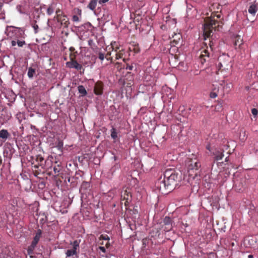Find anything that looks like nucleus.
I'll use <instances>...</instances> for the list:
<instances>
[{"label": "nucleus", "instance_id": "1", "mask_svg": "<svg viewBox=\"0 0 258 258\" xmlns=\"http://www.w3.org/2000/svg\"><path fill=\"white\" fill-rule=\"evenodd\" d=\"M164 175V179H160L156 183V185L163 194H166L174 188L179 178L178 174L171 169L166 170Z\"/></svg>", "mask_w": 258, "mask_h": 258}, {"label": "nucleus", "instance_id": "2", "mask_svg": "<svg viewBox=\"0 0 258 258\" xmlns=\"http://www.w3.org/2000/svg\"><path fill=\"white\" fill-rule=\"evenodd\" d=\"M220 15H215L211 18H208L203 26V34L204 39L206 40L207 38L213 36L214 31L216 30V27H219L220 24H222L218 20L220 19Z\"/></svg>", "mask_w": 258, "mask_h": 258}, {"label": "nucleus", "instance_id": "3", "mask_svg": "<svg viewBox=\"0 0 258 258\" xmlns=\"http://www.w3.org/2000/svg\"><path fill=\"white\" fill-rule=\"evenodd\" d=\"M73 245V249H68L66 251V255L67 257H71L75 255L76 258L78 257L77 249L79 248L80 242L77 240L74 241L71 243Z\"/></svg>", "mask_w": 258, "mask_h": 258}, {"label": "nucleus", "instance_id": "4", "mask_svg": "<svg viewBox=\"0 0 258 258\" xmlns=\"http://www.w3.org/2000/svg\"><path fill=\"white\" fill-rule=\"evenodd\" d=\"M66 66L71 69H75L77 71H80L81 74L84 72V69L83 68L82 65L73 58H71L70 61L66 62Z\"/></svg>", "mask_w": 258, "mask_h": 258}, {"label": "nucleus", "instance_id": "5", "mask_svg": "<svg viewBox=\"0 0 258 258\" xmlns=\"http://www.w3.org/2000/svg\"><path fill=\"white\" fill-rule=\"evenodd\" d=\"M42 234V231L40 229H38L37 230L35 236L34 237V239L32 242L31 245L29 247L28 249V252L29 254H30V251H33V249L35 247L37 244L38 243Z\"/></svg>", "mask_w": 258, "mask_h": 258}, {"label": "nucleus", "instance_id": "6", "mask_svg": "<svg viewBox=\"0 0 258 258\" xmlns=\"http://www.w3.org/2000/svg\"><path fill=\"white\" fill-rule=\"evenodd\" d=\"M11 115L7 112L0 110V125H3L6 123L11 118Z\"/></svg>", "mask_w": 258, "mask_h": 258}, {"label": "nucleus", "instance_id": "7", "mask_svg": "<svg viewBox=\"0 0 258 258\" xmlns=\"http://www.w3.org/2000/svg\"><path fill=\"white\" fill-rule=\"evenodd\" d=\"M171 219L169 217H165L163 220V228L164 231H169L172 228Z\"/></svg>", "mask_w": 258, "mask_h": 258}, {"label": "nucleus", "instance_id": "8", "mask_svg": "<svg viewBox=\"0 0 258 258\" xmlns=\"http://www.w3.org/2000/svg\"><path fill=\"white\" fill-rule=\"evenodd\" d=\"M209 52L208 50H203L200 55V61L203 64L206 61L209 60Z\"/></svg>", "mask_w": 258, "mask_h": 258}, {"label": "nucleus", "instance_id": "9", "mask_svg": "<svg viewBox=\"0 0 258 258\" xmlns=\"http://www.w3.org/2000/svg\"><path fill=\"white\" fill-rule=\"evenodd\" d=\"M257 11L258 6L257 4L255 2L253 3L250 4V6L248 10V12L250 14L252 15V16H255Z\"/></svg>", "mask_w": 258, "mask_h": 258}, {"label": "nucleus", "instance_id": "10", "mask_svg": "<svg viewBox=\"0 0 258 258\" xmlns=\"http://www.w3.org/2000/svg\"><path fill=\"white\" fill-rule=\"evenodd\" d=\"M220 85L223 87L224 91L226 93H228L230 91L232 88V84L231 83H226L224 81H222L220 83Z\"/></svg>", "mask_w": 258, "mask_h": 258}, {"label": "nucleus", "instance_id": "11", "mask_svg": "<svg viewBox=\"0 0 258 258\" xmlns=\"http://www.w3.org/2000/svg\"><path fill=\"white\" fill-rule=\"evenodd\" d=\"M11 136L10 134L6 129H2L0 131V139L3 141H6Z\"/></svg>", "mask_w": 258, "mask_h": 258}, {"label": "nucleus", "instance_id": "12", "mask_svg": "<svg viewBox=\"0 0 258 258\" xmlns=\"http://www.w3.org/2000/svg\"><path fill=\"white\" fill-rule=\"evenodd\" d=\"M201 164L198 161H192L191 163L188 166L189 170H198L200 167Z\"/></svg>", "mask_w": 258, "mask_h": 258}, {"label": "nucleus", "instance_id": "13", "mask_svg": "<svg viewBox=\"0 0 258 258\" xmlns=\"http://www.w3.org/2000/svg\"><path fill=\"white\" fill-rule=\"evenodd\" d=\"M213 154L215 156V159L216 160L222 159L224 156L223 153L219 150H215L213 152Z\"/></svg>", "mask_w": 258, "mask_h": 258}, {"label": "nucleus", "instance_id": "14", "mask_svg": "<svg viewBox=\"0 0 258 258\" xmlns=\"http://www.w3.org/2000/svg\"><path fill=\"white\" fill-rule=\"evenodd\" d=\"M78 90L82 96H85L87 94L86 89L83 85H79L78 87Z\"/></svg>", "mask_w": 258, "mask_h": 258}, {"label": "nucleus", "instance_id": "15", "mask_svg": "<svg viewBox=\"0 0 258 258\" xmlns=\"http://www.w3.org/2000/svg\"><path fill=\"white\" fill-rule=\"evenodd\" d=\"M97 2H98V0H91L88 5V8L92 11L94 10L96 8Z\"/></svg>", "mask_w": 258, "mask_h": 258}, {"label": "nucleus", "instance_id": "16", "mask_svg": "<svg viewBox=\"0 0 258 258\" xmlns=\"http://www.w3.org/2000/svg\"><path fill=\"white\" fill-rule=\"evenodd\" d=\"M10 27L15 28V30L12 31V33H15V34H19L21 36L24 34V31L20 28H16L13 26H10Z\"/></svg>", "mask_w": 258, "mask_h": 258}, {"label": "nucleus", "instance_id": "17", "mask_svg": "<svg viewBox=\"0 0 258 258\" xmlns=\"http://www.w3.org/2000/svg\"><path fill=\"white\" fill-rule=\"evenodd\" d=\"M35 73V70L34 69H33L32 68H29L28 69V76L29 78H32L34 76V75Z\"/></svg>", "mask_w": 258, "mask_h": 258}, {"label": "nucleus", "instance_id": "18", "mask_svg": "<svg viewBox=\"0 0 258 258\" xmlns=\"http://www.w3.org/2000/svg\"><path fill=\"white\" fill-rule=\"evenodd\" d=\"M61 169V167L60 165H57L53 167V171L56 175H58L60 174V171Z\"/></svg>", "mask_w": 258, "mask_h": 258}, {"label": "nucleus", "instance_id": "19", "mask_svg": "<svg viewBox=\"0 0 258 258\" xmlns=\"http://www.w3.org/2000/svg\"><path fill=\"white\" fill-rule=\"evenodd\" d=\"M111 137L113 139H115L117 137V133L114 128H112L111 130Z\"/></svg>", "mask_w": 258, "mask_h": 258}, {"label": "nucleus", "instance_id": "20", "mask_svg": "<svg viewBox=\"0 0 258 258\" xmlns=\"http://www.w3.org/2000/svg\"><path fill=\"white\" fill-rule=\"evenodd\" d=\"M54 12V8L52 6H50L47 9V14L48 15H51Z\"/></svg>", "mask_w": 258, "mask_h": 258}, {"label": "nucleus", "instance_id": "21", "mask_svg": "<svg viewBox=\"0 0 258 258\" xmlns=\"http://www.w3.org/2000/svg\"><path fill=\"white\" fill-rule=\"evenodd\" d=\"M26 44L25 41L24 40H18L17 41V44L19 47H23Z\"/></svg>", "mask_w": 258, "mask_h": 258}, {"label": "nucleus", "instance_id": "22", "mask_svg": "<svg viewBox=\"0 0 258 258\" xmlns=\"http://www.w3.org/2000/svg\"><path fill=\"white\" fill-rule=\"evenodd\" d=\"M36 160L37 162L41 163L44 160V158L40 156H38L36 157Z\"/></svg>", "mask_w": 258, "mask_h": 258}, {"label": "nucleus", "instance_id": "23", "mask_svg": "<svg viewBox=\"0 0 258 258\" xmlns=\"http://www.w3.org/2000/svg\"><path fill=\"white\" fill-rule=\"evenodd\" d=\"M33 28L34 30V32L35 33H37L38 32V29H39V27L37 25V24H34L33 25Z\"/></svg>", "mask_w": 258, "mask_h": 258}, {"label": "nucleus", "instance_id": "24", "mask_svg": "<svg viewBox=\"0 0 258 258\" xmlns=\"http://www.w3.org/2000/svg\"><path fill=\"white\" fill-rule=\"evenodd\" d=\"M57 148L58 149H62V147H63V143L61 141H59L57 146H56Z\"/></svg>", "mask_w": 258, "mask_h": 258}, {"label": "nucleus", "instance_id": "25", "mask_svg": "<svg viewBox=\"0 0 258 258\" xmlns=\"http://www.w3.org/2000/svg\"><path fill=\"white\" fill-rule=\"evenodd\" d=\"M99 58L101 60H103L105 57H104V53H102V52H99Z\"/></svg>", "mask_w": 258, "mask_h": 258}, {"label": "nucleus", "instance_id": "26", "mask_svg": "<svg viewBox=\"0 0 258 258\" xmlns=\"http://www.w3.org/2000/svg\"><path fill=\"white\" fill-rule=\"evenodd\" d=\"M251 113L254 116H256L258 113L257 110L256 108H252L251 109Z\"/></svg>", "mask_w": 258, "mask_h": 258}, {"label": "nucleus", "instance_id": "27", "mask_svg": "<svg viewBox=\"0 0 258 258\" xmlns=\"http://www.w3.org/2000/svg\"><path fill=\"white\" fill-rule=\"evenodd\" d=\"M210 96L212 98H215L217 96V94L215 92H211Z\"/></svg>", "mask_w": 258, "mask_h": 258}, {"label": "nucleus", "instance_id": "28", "mask_svg": "<svg viewBox=\"0 0 258 258\" xmlns=\"http://www.w3.org/2000/svg\"><path fill=\"white\" fill-rule=\"evenodd\" d=\"M73 20L74 22H79V17L77 15H74L73 17Z\"/></svg>", "mask_w": 258, "mask_h": 258}, {"label": "nucleus", "instance_id": "29", "mask_svg": "<svg viewBox=\"0 0 258 258\" xmlns=\"http://www.w3.org/2000/svg\"><path fill=\"white\" fill-rule=\"evenodd\" d=\"M133 68H134L133 66L127 64L126 67L125 68V69L127 70L131 71V70H132L133 69Z\"/></svg>", "mask_w": 258, "mask_h": 258}, {"label": "nucleus", "instance_id": "30", "mask_svg": "<svg viewBox=\"0 0 258 258\" xmlns=\"http://www.w3.org/2000/svg\"><path fill=\"white\" fill-rule=\"evenodd\" d=\"M240 38H239L237 40L235 41V45H239L240 46L241 44V40H240V41H239V39Z\"/></svg>", "mask_w": 258, "mask_h": 258}, {"label": "nucleus", "instance_id": "31", "mask_svg": "<svg viewBox=\"0 0 258 258\" xmlns=\"http://www.w3.org/2000/svg\"><path fill=\"white\" fill-rule=\"evenodd\" d=\"M109 0H99L98 1V3L99 4L102 5L103 4H105L107 3Z\"/></svg>", "mask_w": 258, "mask_h": 258}, {"label": "nucleus", "instance_id": "32", "mask_svg": "<svg viewBox=\"0 0 258 258\" xmlns=\"http://www.w3.org/2000/svg\"><path fill=\"white\" fill-rule=\"evenodd\" d=\"M11 44L13 46H15L17 44V41L15 40H12L11 42Z\"/></svg>", "mask_w": 258, "mask_h": 258}, {"label": "nucleus", "instance_id": "33", "mask_svg": "<svg viewBox=\"0 0 258 258\" xmlns=\"http://www.w3.org/2000/svg\"><path fill=\"white\" fill-rule=\"evenodd\" d=\"M206 149L207 150H208L209 151H210V152H211V147H210V145L209 144L207 145L206 146Z\"/></svg>", "mask_w": 258, "mask_h": 258}, {"label": "nucleus", "instance_id": "34", "mask_svg": "<svg viewBox=\"0 0 258 258\" xmlns=\"http://www.w3.org/2000/svg\"><path fill=\"white\" fill-rule=\"evenodd\" d=\"M99 248H100V249L102 251H103V252H104L105 251V248H104V247L100 246V247H99Z\"/></svg>", "mask_w": 258, "mask_h": 258}, {"label": "nucleus", "instance_id": "35", "mask_svg": "<svg viewBox=\"0 0 258 258\" xmlns=\"http://www.w3.org/2000/svg\"><path fill=\"white\" fill-rule=\"evenodd\" d=\"M103 239H104V240H108L109 239V237L108 236H104L103 237Z\"/></svg>", "mask_w": 258, "mask_h": 258}, {"label": "nucleus", "instance_id": "36", "mask_svg": "<svg viewBox=\"0 0 258 258\" xmlns=\"http://www.w3.org/2000/svg\"><path fill=\"white\" fill-rule=\"evenodd\" d=\"M74 49H74V47H71L70 48V51H73V50H74Z\"/></svg>", "mask_w": 258, "mask_h": 258}, {"label": "nucleus", "instance_id": "37", "mask_svg": "<svg viewBox=\"0 0 258 258\" xmlns=\"http://www.w3.org/2000/svg\"><path fill=\"white\" fill-rule=\"evenodd\" d=\"M248 258H253V255L251 254L248 255Z\"/></svg>", "mask_w": 258, "mask_h": 258}, {"label": "nucleus", "instance_id": "38", "mask_svg": "<svg viewBox=\"0 0 258 258\" xmlns=\"http://www.w3.org/2000/svg\"><path fill=\"white\" fill-rule=\"evenodd\" d=\"M210 48L212 49V44L211 43V42H210Z\"/></svg>", "mask_w": 258, "mask_h": 258}, {"label": "nucleus", "instance_id": "39", "mask_svg": "<svg viewBox=\"0 0 258 258\" xmlns=\"http://www.w3.org/2000/svg\"><path fill=\"white\" fill-rule=\"evenodd\" d=\"M2 6V3H0V10L1 9Z\"/></svg>", "mask_w": 258, "mask_h": 258}, {"label": "nucleus", "instance_id": "40", "mask_svg": "<svg viewBox=\"0 0 258 258\" xmlns=\"http://www.w3.org/2000/svg\"><path fill=\"white\" fill-rule=\"evenodd\" d=\"M251 240L252 241H253L255 242V240H253L252 238H251Z\"/></svg>", "mask_w": 258, "mask_h": 258}, {"label": "nucleus", "instance_id": "41", "mask_svg": "<svg viewBox=\"0 0 258 258\" xmlns=\"http://www.w3.org/2000/svg\"><path fill=\"white\" fill-rule=\"evenodd\" d=\"M11 31H10L9 32L8 35H10V33H11Z\"/></svg>", "mask_w": 258, "mask_h": 258}, {"label": "nucleus", "instance_id": "42", "mask_svg": "<svg viewBox=\"0 0 258 258\" xmlns=\"http://www.w3.org/2000/svg\"><path fill=\"white\" fill-rule=\"evenodd\" d=\"M220 65H221V67H223V65H222L221 63H220Z\"/></svg>", "mask_w": 258, "mask_h": 258}, {"label": "nucleus", "instance_id": "43", "mask_svg": "<svg viewBox=\"0 0 258 258\" xmlns=\"http://www.w3.org/2000/svg\"><path fill=\"white\" fill-rule=\"evenodd\" d=\"M246 240H248L249 241H250V239L248 238V239H246Z\"/></svg>", "mask_w": 258, "mask_h": 258}, {"label": "nucleus", "instance_id": "44", "mask_svg": "<svg viewBox=\"0 0 258 258\" xmlns=\"http://www.w3.org/2000/svg\"><path fill=\"white\" fill-rule=\"evenodd\" d=\"M2 163V160H0V164Z\"/></svg>", "mask_w": 258, "mask_h": 258}]
</instances>
